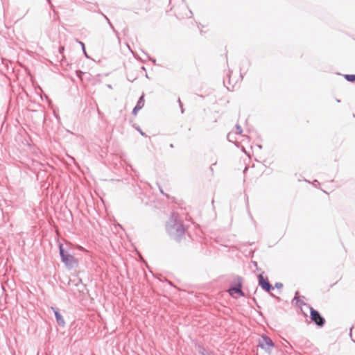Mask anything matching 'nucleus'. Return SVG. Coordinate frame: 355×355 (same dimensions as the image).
<instances>
[{
    "label": "nucleus",
    "instance_id": "412c9836",
    "mask_svg": "<svg viewBox=\"0 0 355 355\" xmlns=\"http://www.w3.org/2000/svg\"><path fill=\"white\" fill-rule=\"evenodd\" d=\"M150 60L154 63L155 64V62L156 60L155 59H153V58H150Z\"/></svg>",
    "mask_w": 355,
    "mask_h": 355
},
{
    "label": "nucleus",
    "instance_id": "b1692460",
    "mask_svg": "<svg viewBox=\"0 0 355 355\" xmlns=\"http://www.w3.org/2000/svg\"><path fill=\"white\" fill-rule=\"evenodd\" d=\"M139 132L141 133V135H144V133L141 130H139Z\"/></svg>",
    "mask_w": 355,
    "mask_h": 355
},
{
    "label": "nucleus",
    "instance_id": "2eb2a0df",
    "mask_svg": "<svg viewBox=\"0 0 355 355\" xmlns=\"http://www.w3.org/2000/svg\"><path fill=\"white\" fill-rule=\"evenodd\" d=\"M200 354L202 355H214L212 353L208 352L205 351V349H203L202 352H200Z\"/></svg>",
    "mask_w": 355,
    "mask_h": 355
},
{
    "label": "nucleus",
    "instance_id": "a211bd4d",
    "mask_svg": "<svg viewBox=\"0 0 355 355\" xmlns=\"http://www.w3.org/2000/svg\"><path fill=\"white\" fill-rule=\"evenodd\" d=\"M178 103H179V105H180V108H181V112H182V113H184V108H183V107H182V102H181V101H180V98H178Z\"/></svg>",
    "mask_w": 355,
    "mask_h": 355
},
{
    "label": "nucleus",
    "instance_id": "0eeeda50",
    "mask_svg": "<svg viewBox=\"0 0 355 355\" xmlns=\"http://www.w3.org/2000/svg\"><path fill=\"white\" fill-rule=\"evenodd\" d=\"M52 310L53 311V313L55 314V318H56V321L58 322V324L60 326H64L65 324V321L63 319L62 316L61 315V314L60 313L58 309L56 308H54V307H51Z\"/></svg>",
    "mask_w": 355,
    "mask_h": 355
},
{
    "label": "nucleus",
    "instance_id": "aec40b11",
    "mask_svg": "<svg viewBox=\"0 0 355 355\" xmlns=\"http://www.w3.org/2000/svg\"><path fill=\"white\" fill-rule=\"evenodd\" d=\"M63 50H64V47L63 46L60 47L59 51H60V53H62Z\"/></svg>",
    "mask_w": 355,
    "mask_h": 355
},
{
    "label": "nucleus",
    "instance_id": "6e6552de",
    "mask_svg": "<svg viewBox=\"0 0 355 355\" xmlns=\"http://www.w3.org/2000/svg\"><path fill=\"white\" fill-rule=\"evenodd\" d=\"M144 105V96L142 95L138 100L136 106L141 109Z\"/></svg>",
    "mask_w": 355,
    "mask_h": 355
},
{
    "label": "nucleus",
    "instance_id": "f3484780",
    "mask_svg": "<svg viewBox=\"0 0 355 355\" xmlns=\"http://www.w3.org/2000/svg\"><path fill=\"white\" fill-rule=\"evenodd\" d=\"M80 44H81V46H82V48H83V52H84L85 55L87 57H88V56H87V53H86V51H85V44H84V43H83V42H80Z\"/></svg>",
    "mask_w": 355,
    "mask_h": 355
},
{
    "label": "nucleus",
    "instance_id": "f03ea898",
    "mask_svg": "<svg viewBox=\"0 0 355 355\" xmlns=\"http://www.w3.org/2000/svg\"><path fill=\"white\" fill-rule=\"evenodd\" d=\"M298 292L295 293V296L293 300V302H295L297 306H301L302 304L306 305L305 303L302 302L297 296ZM308 308L310 309V318L311 320L319 327H322L325 324V319L320 315V313L315 310L313 307L306 304Z\"/></svg>",
    "mask_w": 355,
    "mask_h": 355
},
{
    "label": "nucleus",
    "instance_id": "20e7f679",
    "mask_svg": "<svg viewBox=\"0 0 355 355\" xmlns=\"http://www.w3.org/2000/svg\"><path fill=\"white\" fill-rule=\"evenodd\" d=\"M242 278L237 277L234 284L228 289V293L231 296H234V293L239 294L240 296H244L245 294L242 291Z\"/></svg>",
    "mask_w": 355,
    "mask_h": 355
},
{
    "label": "nucleus",
    "instance_id": "f257e3e1",
    "mask_svg": "<svg viewBox=\"0 0 355 355\" xmlns=\"http://www.w3.org/2000/svg\"><path fill=\"white\" fill-rule=\"evenodd\" d=\"M166 230L174 240L179 241L184 234L185 229L178 213L173 212L166 224Z\"/></svg>",
    "mask_w": 355,
    "mask_h": 355
},
{
    "label": "nucleus",
    "instance_id": "4468645a",
    "mask_svg": "<svg viewBox=\"0 0 355 355\" xmlns=\"http://www.w3.org/2000/svg\"><path fill=\"white\" fill-rule=\"evenodd\" d=\"M104 17H105V18L106 19V20L107 21V22H108V24H109L110 26L111 27V28H112L114 32H116V31L114 30V26H112V24H111V22H110V19H108L105 15H104Z\"/></svg>",
    "mask_w": 355,
    "mask_h": 355
},
{
    "label": "nucleus",
    "instance_id": "423d86ee",
    "mask_svg": "<svg viewBox=\"0 0 355 355\" xmlns=\"http://www.w3.org/2000/svg\"><path fill=\"white\" fill-rule=\"evenodd\" d=\"M62 259V261L69 268H73L76 264L77 262L76 261V259L71 254H67V256L64 257Z\"/></svg>",
    "mask_w": 355,
    "mask_h": 355
},
{
    "label": "nucleus",
    "instance_id": "dca6fc26",
    "mask_svg": "<svg viewBox=\"0 0 355 355\" xmlns=\"http://www.w3.org/2000/svg\"><path fill=\"white\" fill-rule=\"evenodd\" d=\"M84 73L80 70H78L76 71V74H77V76L80 78H82V75Z\"/></svg>",
    "mask_w": 355,
    "mask_h": 355
},
{
    "label": "nucleus",
    "instance_id": "7ed1b4c3",
    "mask_svg": "<svg viewBox=\"0 0 355 355\" xmlns=\"http://www.w3.org/2000/svg\"><path fill=\"white\" fill-rule=\"evenodd\" d=\"M258 347L263 349L268 355H271L275 343L270 337L263 334L259 339Z\"/></svg>",
    "mask_w": 355,
    "mask_h": 355
},
{
    "label": "nucleus",
    "instance_id": "f8f14e48",
    "mask_svg": "<svg viewBox=\"0 0 355 355\" xmlns=\"http://www.w3.org/2000/svg\"><path fill=\"white\" fill-rule=\"evenodd\" d=\"M141 109L139 107H137L135 106L132 110V114L133 115H137V112L139 110H140Z\"/></svg>",
    "mask_w": 355,
    "mask_h": 355
},
{
    "label": "nucleus",
    "instance_id": "4be33fe9",
    "mask_svg": "<svg viewBox=\"0 0 355 355\" xmlns=\"http://www.w3.org/2000/svg\"><path fill=\"white\" fill-rule=\"evenodd\" d=\"M215 164H216V163L212 164L211 166H210V168H211V171H213V166L215 165Z\"/></svg>",
    "mask_w": 355,
    "mask_h": 355
},
{
    "label": "nucleus",
    "instance_id": "9d476101",
    "mask_svg": "<svg viewBox=\"0 0 355 355\" xmlns=\"http://www.w3.org/2000/svg\"><path fill=\"white\" fill-rule=\"evenodd\" d=\"M344 77L349 82H354L355 81V75L354 74H346L344 76Z\"/></svg>",
    "mask_w": 355,
    "mask_h": 355
},
{
    "label": "nucleus",
    "instance_id": "6ab92c4d",
    "mask_svg": "<svg viewBox=\"0 0 355 355\" xmlns=\"http://www.w3.org/2000/svg\"><path fill=\"white\" fill-rule=\"evenodd\" d=\"M275 286L277 288H282L283 287V284L280 282H277Z\"/></svg>",
    "mask_w": 355,
    "mask_h": 355
},
{
    "label": "nucleus",
    "instance_id": "9b49d317",
    "mask_svg": "<svg viewBox=\"0 0 355 355\" xmlns=\"http://www.w3.org/2000/svg\"><path fill=\"white\" fill-rule=\"evenodd\" d=\"M236 134H241L242 133V129H241V127L237 124L236 125Z\"/></svg>",
    "mask_w": 355,
    "mask_h": 355
},
{
    "label": "nucleus",
    "instance_id": "393cba45",
    "mask_svg": "<svg viewBox=\"0 0 355 355\" xmlns=\"http://www.w3.org/2000/svg\"><path fill=\"white\" fill-rule=\"evenodd\" d=\"M160 192L164 194L162 189L159 187Z\"/></svg>",
    "mask_w": 355,
    "mask_h": 355
},
{
    "label": "nucleus",
    "instance_id": "ddd939ff",
    "mask_svg": "<svg viewBox=\"0 0 355 355\" xmlns=\"http://www.w3.org/2000/svg\"><path fill=\"white\" fill-rule=\"evenodd\" d=\"M234 136V134L232 132H229L228 135H227V139L230 141H232V139H233V137Z\"/></svg>",
    "mask_w": 355,
    "mask_h": 355
},
{
    "label": "nucleus",
    "instance_id": "5701e85b",
    "mask_svg": "<svg viewBox=\"0 0 355 355\" xmlns=\"http://www.w3.org/2000/svg\"><path fill=\"white\" fill-rule=\"evenodd\" d=\"M228 78H229V79H228L229 83H230V74H228Z\"/></svg>",
    "mask_w": 355,
    "mask_h": 355
},
{
    "label": "nucleus",
    "instance_id": "1a4fd4ad",
    "mask_svg": "<svg viewBox=\"0 0 355 355\" xmlns=\"http://www.w3.org/2000/svg\"><path fill=\"white\" fill-rule=\"evenodd\" d=\"M59 251H60V255L61 259H62L64 257L67 256V254H68L63 248L62 244H59Z\"/></svg>",
    "mask_w": 355,
    "mask_h": 355
},
{
    "label": "nucleus",
    "instance_id": "39448f33",
    "mask_svg": "<svg viewBox=\"0 0 355 355\" xmlns=\"http://www.w3.org/2000/svg\"><path fill=\"white\" fill-rule=\"evenodd\" d=\"M259 285L266 291L270 292L273 289V286L270 284L267 279H265L263 274L258 275Z\"/></svg>",
    "mask_w": 355,
    "mask_h": 355
}]
</instances>
